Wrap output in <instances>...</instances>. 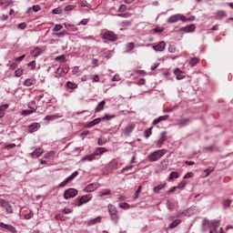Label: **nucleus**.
<instances>
[{
	"instance_id": "obj_64",
	"label": "nucleus",
	"mask_w": 233,
	"mask_h": 233,
	"mask_svg": "<svg viewBox=\"0 0 233 233\" xmlns=\"http://www.w3.org/2000/svg\"><path fill=\"white\" fill-rule=\"evenodd\" d=\"M33 10L34 12H39V10H41L40 6L37 5H34L33 6Z\"/></svg>"
},
{
	"instance_id": "obj_31",
	"label": "nucleus",
	"mask_w": 233,
	"mask_h": 233,
	"mask_svg": "<svg viewBox=\"0 0 233 233\" xmlns=\"http://www.w3.org/2000/svg\"><path fill=\"white\" fill-rule=\"evenodd\" d=\"M35 79H25V86H32L33 85H35Z\"/></svg>"
},
{
	"instance_id": "obj_15",
	"label": "nucleus",
	"mask_w": 233,
	"mask_h": 233,
	"mask_svg": "<svg viewBox=\"0 0 233 233\" xmlns=\"http://www.w3.org/2000/svg\"><path fill=\"white\" fill-rule=\"evenodd\" d=\"M196 30V25H187V26H182L180 28L181 32L190 33L195 32Z\"/></svg>"
},
{
	"instance_id": "obj_54",
	"label": "nucleus",
	"mask_w": 233,
	"mask_h": 233,
	"mask_svg": "<svg viewBox=\"0 0 233 233\" xmlns=\"http://www.w3.org/2000/svg\"><path fill=\"white\" fill-rule=\"evenodd\" d=\"M196 20V15H191L190 17H185V21L184 22H187V21H195Z\"/></svg>"
},
{
	"instance_id": "obj_4",
	"label": "nucleus",
	"mask_w": 233,
	"mask_h": 233,
	"mask_svg": "<svg viewBox=\"0 0 233 233\" xmlns=\"http://www.w3.org/2000/svg\"><path fill=\"white\" fill-rule=\"evenodd\" d=\"M102 39L114 43L115 41H117V35L114 34V32L106 31L102 35Z\"/></svg>"
},
{
	"instance_id": "obj_11",
	"label": "nucleus",
	"mask_w": 233,
	"mask_h": 233,
	"mask_svg": "<svg viewBox=\"0 0 233 233\" xmlns=\"http://www.w3.org/2000/svg\"><path fill=\"white\" fill-rule=\"evenodd\" d=\"M76 176H78V172L76 171L73 174H71V176H69L68 177H66V179H65L64 181H62V183H60V187H66V185H67V183H69L70 181H73V179H75V177H76Z\"/></svg>"
},
{
	"instance_id": "obj_38",
	"label": "nucleus",
	"mask_w": 233,
	"mask_h": 233,
	"mask_svg": "<svg viewBox=\"0 0 233 233\" xmlns=\"http://www.w3.org/2000/svg\"><path fill=\"white\" fill-rule=\"evenodd\" d=\"M167 208L170 210H172L173 208H175V205L172 201H170L169 199H167Z\"/></svg>"
},
{
	"instance_id": "obj_2",
	"label": "nucleus",
	"mask_w": 233,
	"mask_h": 233,
	"mask_svg": "<svg viewBox=\"0 0 233 233\" xmlns=\"http://www.w3.org/2000/svg\"><path fill=\"white\" fill-rule=\"evenodd\" d=\"M167 154V150L165 148H162L161 150H155V152H152L148 156L149 161H157V159H160L163 156Z\"/></svg>"
},
{
	"instance_id": "obj_44",
	"label": "nucleus",
	"mask_w": 233,
	"mask_h": 233,
	"mask_svg": "<svg viewBox=\"0 0 233 233\" xmlns=\"http://www.w3.org/2000/svg\"><path fill=\"white\" fill-rule=\"evenodd\" d=\"M126 10H127L126 5H120V6L118 8V12H120V14H124V12H126Z\"/></svg>"
},
{
	"instance_id": "obj_24",
	"label": "nucleus",
	"mask_w": 233,
	"mask_h": 233,
	"mask_svg": "<svg viewBox=\"0 0 233 233\" xmlns=\"http://www.w3.org/2000/svg\"><path fill=\"white\" fill-rule=\"evenodd\" d=\"M200 59L199 57H190L189 59V65L190 66H196L198 63H199Z\"/></svg>"
},
{
	"instance_id": "obj_13",
	"label": "nucleus",
	"mask_w": 233,
	"mask_h": 233,
	"mask_svg": "<svg viewBox=\"0 0 233 233\" xmlns=\"http://www.w3.org/2000/svg\"><path fill=\"white\" fill-rule=\"evenodd\" d=\"M98 187H100V185L98 183H90L89 185H87L85 188L84 191L85 192H94V190H96V188H98Z\"/></svg>"
},
{
	"instance_id": "obj_51",
	"label": "nucleus",
	"mask_w": 233,
	"mask_h": 233,
	"mask_svg": "<svg viewBox=\"0 0 233 233\" xmlns=\"http://www.w3.org/2000/svg\"><path fill=\"white\" fill-rule=\"evenodd\" d=\"M141 190H142V186L139 185V187H137V190L136 191V196L135 198H137L139 194L141 193Z\"/></svg>"
},
{
	"instance_id": "obj_21",
	"label": "nucleus",
	"mask_w": 233,
	"mask_h": 233,
	"mask_svg": "<svg viewBox=\"0 0 233 233\" xmlns=\"http://www.w3.org/2000/svg\"><path fill=\"white\" fill-rule=\"evenodd\" d=\"M106 105V103L105 100L100 101V103H98V105L96 106V108H95V112H101L102 110H104Z\"/></svg>"
},
{
	"instance_id": "obj_36",
	"label": "nucleus",
	"mask_w": 233,
	"mask_h": 233,
	"mask_svg": "<svg viewBox=\"0 0 233 233\" xmlns=\"http://www.w3.org/2000/svg\"><path fill=\"white\" fill-rule=\"evenodd\" d=\"M135 49V43H127V51L130 52Z\"/></svg>"
},
{
	"instance_id": "obj_17",
	"label": "nucleus",
	"mask_w": 233,
	"mask_h": 233,
	"mask_svg": "<svg viewBox=\"0 0 233 233\" xmlns=\"http://www.w3.org/2000/svg\"><path fill=\"white\" fill-rule=\"evenodd\" d=\"M40 127V123H33L32 125H29L28 131L30 133L36 132L37 130H39Z\"/></svg>"
},
{
	"instance_id": "obj_52",
	"label": "nucleus",
	"mask_w": 233,
	"mask_h": 233,
	"mask_svg": "<svg viewBox=\"0 0 233 233\" xmlns=\"http://www.w3.org/2000/svg\"><path fill=\"white\" fill-rule=\"evenodd\" d=\"M114 117H116V116H109V114H106V116H104V117H102V120H105V119H113Z\"/></svg>"
},
{
	"instance_id": "obj_42",
	"label": "nucleus",
	"mask_w": 233,
	"mask_h": 233,
	"mask_svg": "<svg viewBox=\"0 0 233 233\" xmlns=\"http://www.w3.org/2000/svg\"><path fill=\"white\" fill-rule=\"evenodd\" d=\"M177 50V47L175 45H169L168 46V52H170L171 54H174Z\"/></svg>"
},
{
	"instance_id": "obj_41",
	"label": "nucleus",
	"mask_w": 233,
	"mask_h": 233,
	"mask_svg": "<svg viewBox=\"0 0 233 233\" xmlns=\"http://www.w3.org/2000/svg\"><path fill=\"white\" fill-rule=\"evenodd\" d=\"M23 72H24L23 68H18L17 70H15V76L16 77H21Z\"/></svg>"
},
{
	"instance_id": "obj_57",
	"label": "nucleus",
	"mask_w": 233,
	"mask_h": 233,
	"mask_svg": "<svg viewBox=\"0 0 233 233\" xmlns=\"http://www.w3.org/2000/svg\"><path fill=\"white\" fill-rule=\"evenodd\" d=\"M56 116H46V121H51L52 119H56Z\"/></svg>"
},
{
	"instance_id": "obj_23",
	"label": "nucleus",
	"mask_w": 233,
	"mask_h": 233,
	"mask_svg": "<svg viewBox=\"0 0 233 233\" xmlns=\"http://www.w3.org/2000/svg\"><path fill=\"white\" fill-rule=\"evenodd\" d=\"M167 183H160V185H157V187H154L153 190L156 192V194H159L160 190L165 188Z\"/></svg>"
},
{
	"instance_id": "obj_55",
	"label": "nucleus",
	"mask_w": 233,
	"mask_h": 233,
	"mask_svg": "<svg viewBox=\"0 0 233 233\" xmlns=\"http://www.w3.org/2000/svg\"><path fill=\"white\" fill-rule=\"evenodd\" d=\"M9 105L5 104V105H2L0 106V110H2V112H4V115H5V110H7Z\"/></svg>"
},
{
	"instance_id": "obj_47",
	"label": "nucleus",
	"mask_w": 233,
	"mask_h": 233,
	"mask_svg": "<svg viewBox=\"0 0 233 233\" xmlns=\"http://www.w3.org/2000/svg\"><path fill=\"white\" fill-rule=\"evenodd\" d=\"M28 66H30L31 70H35V66H36L35 61H31V62L28 64Z\"/></svg>"
},
{
	"instance_id": "obj_12",
	"label": "nucleus",
	"mask_w": 233,
	"mask_h": 233,
	"mask_svg": "<svg viewBox=\"0 0 233 233\" xmlns=\"http://www.w3.org/2000/svg\"><path fill=\"white\" fill-rule=\"evenodd\" d=\"M43 153H44V148H41V147L35 148V147H33V152H31L30 156L33 158L40 157V156H42Z\"/></svg>"
},
{
	"instance_id": "obj_25",
	"label": "nucleus",
	"mask_w": 233,
	"mask_h": 233,
	"mask_svg": "<svg viewBox=\"0 0 233 233\" xmlns=\"http://www.w3.org/2000/svg\"><path fill=\"white\" fill-rule=\"evenodd\" d=\"M56 156V152L55 150H50L49 152H47L46 154H45L44 157L46 159H53Z\"/></svg>"
},
{
	"instance_id": "obj_40",
	"label": "nucleus",
	"mask_w": 233,
	"mask_h": 233,
	"mask_svg": "<svg viewBox=\"0 0 233 233\" xmlns=\"http://www.w3.org/2000/svg\"><path fill=\"white\" fill-rule=\"evenodd\" d=\"M175 177L176 178L179 177V173L178 172H171L169 174V179H174Z\"/></svg>"
},
{
	"instance_id": "obj_3",
	"label": "nucleus",
	"mask_w": 233,
	"mask_h": 233,
	"mask_svg": "<svg viewBox=\"0 0 233 233\" xmlns=\"http://www.w3.org/2000/svg\"><path fill=\"white\" fill-rule=\"evenodd\" d=\"M185 21L186 20V15H183L182 14H175L174 15H170V17H168L167 19V23H168L169 25L173 24V23H177V21Z\"/></svg>"
},
{
	"instance_id": "obj_43",
	"label": "nucleus",
	"mask_w": 233,
	"mask_h": 233,
	"mask_svg": "<svg viewBox=\"0 0 233 233\" xmlns=\"http://www.w3.org/2000/svg\"><path fill=\"white\" fill-rule=\"evenodd\" d=\"M119 207L121 208H130L129 203H127V202L119 203Z\"/></svg>"
},
{
	"instance_id": "obj_45",
	"label": "nucleus",
	"mask_w": 233,
	"mask_h": 233,
	"mask_svg": "<svg viewBox=\"0 0 233 233\" xmlns=\"http://www.w3.org/2000/svg\"><path fill=\"white\" fill-rule=\"evenodd\" d=\"M63 26L62 25H56L54 26V32H58L57 34H59L60 30H62Z\"/></svg>"
},
{
	"instance_id": "obj_29",
	"label": "nucleus",
	"mask_w": 233,
	"mask_h": 233,
	"mask_svg": "<svg viewBox=\"0 0 233 233\" xmlns=\"http://www.w3.org/2000/svg\"><path fill=\"white\" fill-rule=\"evenodd\" d=\"M40 54H41V50H40V48H38V47L35 48V49L32 50V52H31V56H32L33 57H38V56H40Z\"/></svg>"
},
{
	"instance_id": "obj_34",
	"label": "nucleus",
	"mask_w": 233,
	"mask_h": 233,
	"mask_svg": "<svg viewBox=\"0 0 233 233\" xmlns=\"http://www.w3.org/2000/svg\"><path fill=\"white\" fill-rule=\"evenodd\" d=\"M232 203V199H224V201L222 202V205L225 208L230 207Z\"/></svg>"
},
{
	"instance_id": "obj_8",
	"label": "nucleus",
	"mask_w": 233,
	"mask_h": 233,
	"mask_svg": "<svg viewBox=\"0 0 233 233\" xmlns=\"http://www.w3.org/2000/svg\"><path fill=\"white\" fill-rule=\"evenodd\" d=\"M135 128H136L135 123H130L124 128L123 130L124 136L126 137L130 136L132 132H134Z\"/></svg>"
},
{
	"instance_id": "obj_32",
	"label": "nucleus",
	"mask_w": 233,
	"mask_h": 233,
	"mask_svg": "<svg viewBox=\"0 0 233 233\" xmlns=\"http://www.w3.org/2000/svg\"><path fill=\"white\" fill-rule=\"evenodd\" d=\"M66 86H67V88H70L71 90L77 88L76 83H72V81H67Z\"/></svg>"
},
{
	"instance_id": "obj_37",
	"label": "nucleus",
	"mask_w": 233,
	"mask_h": 233,
	"mask_svg": "<svg viewBox=\"0 0 233 233\" xmlns=\"http://www.w3.org/2000/svg\"><path fill=\"white\" fill-rule=\"evenodd\" d=\"M204 172H206V177L210 176V174L212 172H214V167H209L208 168H206V170H204Z\"/></svg>"
},
{
	"instance_id": "obj_7",
	"label": "nucleus",
	"mask_w": 233,
	"mask_h": 233,
	"mask_svg": "<svg viewBox=\"0 0 233 233\" xmlns=\"http://www.w3.org/2000/svg\"><path fill=\"white\" fill-rule=\"evenodd\" d=\"M0 205H1V207H4L5 208L6 212H8V214L13 213V207L9 203V201H7L6 199H3L2 198H0Z\"/></svg>"
},
{
	"instance_id": "obj_48",
	"label": "nucleus",
	"mask_w": 233,
	"mask_h": 233,
	"mask_svg": "<svg viewBox=\"0 0 233 233\" xmlns=\"http://www.w3.org/2000/svg\"><path fill=\"white\" fill-rule=\"evenodd\" d=\"M132 14L123 12V14H118V17H131Z\"/></svg>"
},
{
	"instance_id": "obj_1",
	"label": "nucleus",
	"mask_w": 233,
	"mask_h": 233,
	"mask_svg": "<svg viewBox=\"0 0 233 233\" xmlns=\"http://www.w3.org/2000/svg\"><path fill=\"white\" fill-rule=\"evenodd\" d=\"M106 143V137H99L98 145H100V147H98V148H96L95 152H93V154L84 156V157L82 158V161H93L94 159H96V156H100V154H105V152H107V148H106L105 147H102Z\"/></svg>"
},
{
	"instance_id": "obj_49",
	"label": "nucleus",
	"mask_w": 233,
	"mask_h": 233,
	"mask_svg": "<svg viewBox=\"0 0 233 233\" xmlns=\"http://www.w3.org/2000/svg\"><path fill=\"white\" fill-rule=\"evenodd\" d=\"M31 114H32L31 108H29L28 110H23L22 112L23 116H30Z\"/></svg>"
},
{
	"instance_id": "obj_14",
	"label": "nucleus",
	"mask_w": 233,
	"mask_h": 233,
	"mask_svg": "<svg viewBox=\"0 0 233 233\" xmlns=\"http://www.w3.org/2000/svg\"><path fill=\"white\" fill-rule=\"evenodd\" d=\"M0 227H2V228H7V230H10V232L17 233V230H16L15 227H14L13 225H8V224L4 223L3 221H1L0 222Z\"/></svg>"
},
{
	"instance_id": "obj_19",
	"label": "nucleus",
	"mask_w": 233,
	"mask_h": 233,
	"mask_svg": "<svg viewBox=\"0 0 233 233\" xmlns=\"http://www.w3.org/2000/svg\"><path fill=\"white\" fill-rule=\"evenodd\" d=\"M119 219H120V216L118 214V210H117L116 207H115V211L113 214L112 221H114V223L117 224V223H119Z\"/></svg>"
},
{
	"instance_id": "obj_60",
	"label": "nucleus",
	"mask_w": 233,
	"mask_h": 233,
	"mask_svg": "<svg viewBox=\"0 0 233 233\" xmlns=\"http://www.w3.org/2000/svg\"><path fill=\"white\" fill-rule=\"evenodd\" d=\"M192 172H187V174H185L184 179H189L190 177H192Z\"/></svg>"
},
{
	"instance_id": "obj_63",
	"label": "nucleus",
	"mask_w": 233,
	"mask_h": 233,
	"mask_svg": "<svg viewBox=\"0 0 233 233\" xmlns=\"http://www.w3.org/2000/svg\"><path fill=\"white\" fill-rule=\"evenodd\" d=\"M93 81H94L95 83H98V81H99V76H98V75L93 76Z\"/></svg>"
},
{
	"instance_id": "obj_10",
	"label": "nucleus",
	"mask_w": 233,
	"mask_h": 233,
	"mask_svg": "<svg viewBox=\"0 0 233 233\" xmlns=\"http://www.w3.org/2000/svg\"><path fill=\"white\" fill-rule=\"evenodd\" d=\"M167 131H164L161 133V136L159 137V139L156 142V146L160 148L162 147V145H164L165 141H167Z\"/></svg>"
},
{
	"instance_id": "obj_33",
	"label": "nucleus",
	"mask_w": 233,
	"mask_h": 233,
	"mask_svg": "<svg viewBox=\"0 0 233 233\" xmlns=\"http://www.w3.org/2000/svg\"><path fill=\"white\" fill-rule=\"evenodd\" d=\"M153 134V127H150L149 128H147V130H145V137L148 138L150 137V136H152Z\"/></svg>"
},
{
	"instance_id": "obj_53",
	"label": "nucleus",
	"mask_w": 233,
	"mask_h": 233,
	"mask_svg": "<svg viewBox=\"0 0 233 233\" xmlns=\"http://www.w3.org/2000/svg\"><path fill=\"white\" fill-rule=\"evenodd\" d=\"M218 227H219V221H214L213 222V228L216 232L218 231Z\"/></svg>"
},
{
	"instance_id": "obj_30",
	"label": "nucleus",
	"mask_w": 233,
	"mask_h": 233,
	"mask_svg": "<svg viewBox=\"0 0 233 233\" xmlns=\"http://www.w3.org/2000/svg\"><path fill=\"white\" fill-rule=\"evenodd\" d=\"M179 223H181V219H174V221H172V223H170L169 228H175L176 227H177L179 225Z\"/></svg>"
},
{
	"instance_id": "obj_6",
	"label": "nucleus",
	"mask_w": 233,
	"mask_h": 233,
	"mask_svg": "<svg viewBox=\"0 0 233 233\" xmlns=\"http://www.w3.org/2000/svg\"><path fill=\"white\" fill-rule=\"evenodd\" d=\"M93 196L91 194H86L85 196H82L79 199H77L76 205L77 207H81L85 203H88L92 199Z\"/></svg>"
},
{
	"instance_id": "obj_27",
	"label": "nucleus",
	"mask_w": 233,
	"mask_h": 233,
	"mask_svg": "<svg viewBox=\"0 0 233 233\" xmlns=\"http://www.w3.org/2000/svg\"><path fill=\"white\" fill-rule=\"evenodd\" d=\"M101 219H102L101 216H97L96 218L87 221V225H95L96 223H99Z\"/></svg>"
},
{
	"instance_id": "obj_5",
	"label": "nucleus",
	"mask_w": 233,
	"mask_h": 233,
	"mask_svg": "<svg viewBox=\"0 0 233 233\" xmlns=\"http://www.w3.org/2000/svg\"><path fill=\"white\" fill-rule=\"evenodd\" d=\"M78 190L76 188H67L65 190L64 198L65 199H70L71 198H75L77 196Z\"/></svg>"
},
{
	"instance_id": "obj_59",
	"label": "nucleus",
	"mask_w": 233,
	"mask_h": 233,
	"mask_svg": "<svg viewBox=\"0 0 233 233\" xmlns=\"http://www.w3.org/2000/svg\"><path fill=\"white\" fill-rule=\"evenodd\" d=\"M18 28H20L21 30H25V28H26V23H20L18 25Z\"/></svg>"
},
{
	"instance_id": "obj_46",
	"label": "nucleus",
	"mask_w": 233,
	"mask_h": 233,
	"mask_svg": "<svg viewBox=\"0 0 233 233\" xmlns=\"http://www.w3.org/2000/svg\"><path fill=\"white\" fill-rule=\"evenodd\" d=\"M56 61H66V56L65 55L57 56L56 57Z\"/></svg>"
},
{
	"instance_id": "obj_20",
	"label": "nucleus",
	"mask_w": 233,
	"mask_h": 233,
	"mask_svg": "<svg viewBox=\"0 0 233 233\" xmlns=\"http://www.w3.org/2000/svg\"><path fill=\"white\" fill-rule=\"evenodd\" d=\"M169 118V116H160L157 119H154L153 125H158V123H161V121H167V119Z\"/></svg>"
},
{
	"instance_id": "obj_58",
	"label": "nucleus",
	"mask_w": 233,
	"mask_h": 233,
	"mask_svg": "<svg viewBox=\"0 0 233 233\" xmlns=\"http://www.w3.org/2000/svg\"><path fill=\"white\" fill-rule=\"evenodd\" d=\"M34 216L33 212L30 211L28 214H25V219H30Z\"/></svg>"
},
{
	"instance_id": "obj_35",
	"label": "nucleus",
	"mask_w": 233,
	"mask_h": 233,
	"mask_svg": "<svg viewBox=\"0 0 233 233\" xmlns=\"http://www.w3.org/2000/svg\"><path fill=\"white\" fill-rule=\"evenodd\" d=\"M216 15H217V17H219V18L226 17L227 13L225 11H223V10H218L217 12Z\"/></svg>"
},
{
	"instance_id": "obj_62",
	"label": "nucleus",
	"mask_w": 233,
	"mask_h": 233,
	"mask_svg": "<svg viewBox=\"0 0 233 233\" xmlns=\"http://www.w3.org/2000/svg\"><path fill=\"white\" fill-rule=\"evenodd\" d=\"M14 1L5 0V6H11L13 5Z\"/></svg>"
},
{
	"instance_id": "obj_18",
	"label": "nucleus",
	"mask_w": 233,
	"mask_h": 233,
	"mask_svg": "<svg viewBox=\"0 0 233 233\" xmlns=\"http://www.w3.org/2000/svg\"><path fill=\"white\" fill-rule=\"evenodd\" d=\"M65 27L66 30H69L70 32H77L78 28L76 26V25H72L71 23H64Z\"/></svg>"
},
{
	"instance_id": "obj_26",
	"label": "nucleus",
	"mask_w": 233,
	"mask_h": 233,
	"mask_svg": "<svg viewBox=\"0 0 233 233\" xmlns=\"http://www.w3.org/2000/svg\"><path fill=\"white\" fill-rule=\"evenodd\" d=\"M28 108H30V110H32V114L34 112H36L37 106H36L35 101H30V103H28Z\"/></svg>"
},
{
	"instance_id": "obj_61",
	"label": "nucleus",
	"mask_w": 233,
	"mask_h": 233,
	"mask_svg": "<svg viewBox=\"0 0 233 233\" xmlns=\"http://www.w3.org/2000/svg\"><path fill=\"white\" fill-rule=\"evenodd\" d=\"M6 148H15L16 147L15 143H9L8 145L5 146Z\"/></svg>"
},
{
	"instance_id": "obj_9",
	"label": "nucleus",
	"mask_w": 233,
	"mask_h": 233,
	"mask_svg": "<svg viewBox=\"0 0 233 233\" xmlns=\"http://www.w3.org/2000/svg\"><path fill=\"white\" fill-rule=\"evenodd\" d=\"M167 44L165 41H160L157 45L152 46L153 50L156 52H164L166 50Z\"/></svg>"
},
{
	"instance_id": "obj_50",
	"label": "nucleus",
	"mask_w": 233,
	"mask_h": 233,
	"mask_svg": "<svg viewBox=\"0 0 233 233\" xmlns=\"http://www.w3.org/2000/svg\"><path fill=\"white\" fill-rule=\"evenodd\" d=\"M154 32L155 34H162V32H164V28H160V27L154 28Z\"/></svg>"
},
{
	"instance_id": "obj_56",
	"label": "nucleus",
	"mask_w": 233,
	"mask_h": 233,
	"mask_svg": "<svg viewBox=\"0 0 233 233\" xmlns=\"http://www.w3.org/2000/svg\"><path fill=\"white\" fill-rule=\"evenodd\" d=\"M63 10H61V8H54V10H52V14H62Z\"/></svg>"
},
{
	"instance_id": "obj_28",
	"label": "nucleus",
	"mask_w": 233,
	"mask_h": 233,
	"mask_svg": "<svg viewBox=\"0 0 233 233\" xmlns=\"http://www.w3.org/2000/svg\"><path fill=\"white\" fill-rule=\"evenodd\" d=\"M101 121V117H97L96 119H93V121H90L87 123V127H95V125H98Z\"/></svg>"
},
{
	"instance_id": "obj_16",
	"label": "nucleus",
	"mask_w": 233,
	"mask_h": 233,
	"mask_svg": "<svg viewBox=\"0 0 233 233\" xmlns=\"http://www.w3.org/2000/svg\"><path fill=\"white\" fill-rule=\"evenodd\" d=\"M174 74L177 79H185L186 77L185 72H183V70H180V68H176L174 70Z\"/></svg>"
},
{
	"instance_id": "obj_39",
	"label": "nucleus",
	"mask_w": 233,
	"mask_h": 233,
	"mask_svg": "<svg viewBox=\"0 0 233 233\" xmlns=\"http://www.w3.org/2000/svg\"><path fill=\"white\" fill-rule=\"evenodd\" d=\"M76 8L75 5H67V6H65V12H71Z\"/></svg>"
},
{
	"instance_id": "obj_22",
	"label": "nucleus",
	"mask_w": 233,
	"mask_h": 233,
	"mask_svg": "<svg viewBox=\"0 0 233 233\" xmlns=\"http://www.w3.org/2000/svg\"><path fill=\"white\" fill-rule=\"evenodd\" d=\"M107 208H108L109 216H110L111 219L113 220L114 214L116 211V207H115V205L109 204Z\"/></svg>"
}]
</instances>
